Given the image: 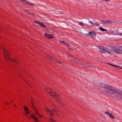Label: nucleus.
<instances>
[{"mask_svg": "<svg viewBox=\"0 0 122 122\" xmlns=\"http://www.w3.org/2000/svg\"><path fill=\"white\" fill-rule=\"evenodd\" d=\"M101 21L104 24H111L113 22L109 20H101Z\"/></svg>", "mask_w": 122, "mask_h": 122, "instance_id": "nucleus-11", "label": "nucleus"}, {"mask_svg": "<svg viewBox=\"0 0 122 122\" xmlns=\"http://www.w3.org/2000/svg\"><path fill=\"white\" fill-rule=\"evenodd\" d=\"M89 23L91 24L92 25H94V24L93 22L92 21H91V20H90L89 21Z\"/></svg>", "mask_w": 122, "mask_h": 122, "instance_id": "nucleus-21", "label": "nucleus"}, {"mask_svg": "<svg viewBox=\"0 0 122 122\" xmlns=\"http://www.w3.org/2000/svg\"><path fill=\"white\" fill-rule=\"evenodd\" d=\"M31 104L32 107L35 112L34 114H30V117L34 119L35 122H39V121L38 118L35 115L37 114L38 116L40 118H42L43 116L39 114L38 110L34 106L32 102H31Z\"/></svg>", "mask_w": 122, "mask_h": 122, "instance_id": "nucleus-2", "label": "nucleus"}, {"mask_svg": "<svg viewBox=\"0 0 122 122\" xmlns=\"http://www.w3.org/2000/svg\"><path fill=\"white\" fill-rule=\"evenodd\" d=\"M113 66H114L115 67H118V66H116V65H113Z\"/></svg>", "mask_w": 122, "mask_h": 122, "instance_id": "nucleus-25", "label": "nucleus"}, {"mask_svg": "<svg viewBox=\"0 0 122 122\" xmlns=\"http://www.w3.org/2000/svg\"><path fill=\"white\" fill-rule=\"evenodd\" d=\"M50 120L51 122H56V121L51 117L50 118Z\"/></svg>", "mask_w": 122, "mask_h": 122, "instance_id": "nucleus-19", "label": "nucleus"}, {"mask_svg": "<svg viewBox=\"0 0 122 122\" xmlns=\"http://www.w3.org/2000/svg\"><path fill=\"white\" fill-rule=\"evenodd\" d=\"M24 109L25 112V113H24V115L28 119H30L31 117L30 116H29L28 115L30 114L28 108L26 106H25L24 107Z\"/></svg>", "mask_w": 122, "mask_h": 122, "instance_id": "nucleus-7", "label": "nucleus"}, {"mask_svg": "<svg viewBox=\"0 0 122 122\" xmlns=\"http://www.w3.org/2000/svg\"><path fill=\"white\" fill-rule=\"evenodd\" d=\"M120 35L122 36V34L121 33L120 34Z\"/></svg>", "mask_w": 122, "mask_h": 122, "instance_id": "nucleus-33", "label": "nucleus"}, {"mask_svg": "<svg viewBox=\"0 0 122 122\" xmlns=\"http://www.w3.org/2000/svg\"><path fill=\"white\" fill-rule=\"evenodd\" d=\"M29 14H31V15H33V14L31 13H28Z\"/></svg>", "mask_w": 122, "mask_h": 122, "instance_id": "nucleus-29", "label": "nucleus"}, {"mask_svg": "<svg viewBox=\"0 0 122 122\" xmlns=\"http://www.w3.org/2000/svg\"><path fill=\"white\" fill-rule=\"evenodd\" d=\"M107 64H108V65H110V64H109V63H107Z\"/></svg>", "mask_w": 122, "mask_h": 122, "instance_id": "nucleus-32", "label": "nucleus"}, {"mask_svg": "<svg viewBox=\"0 0 122 122\" xmlns=\"http://www.w3.org/2000/svg\"><path fill=\"white\" fill-rule=\"evenodd\" d=\"M85 67L90 68V67H91L89 66H88V65H86Z\"/></svg>", "mask_w": 122, "mask_h": 122, "instance_id": "nucleus-22", "label": "nucleus"}, {"mask_svg": "<svg viewBox=\"0 0 122 122\" xmlns=\"http://www.w3.org/2000/svg\"><path fill=\"white\" fill-rule=\"evenodd\" d=\"M81 64V65H82L84 67H85L86 65H84V64L82 63Z\"/></svg>", "mask_w": 122, "mask_h": 122, "instance_id": "nucleus-24", "label": "nucleus"}, {"mask_svg": "<svg viewBox=\"0 0 122 122\" xmlns=\"http://www.w3.org/2000/svg\"><path fill=\"white\" fill-rule=\"evenodd\" d=\"M59 41L62 44H63L64 45H66L67 46H70L69 44L68 43H66L65 41H61L60 40Z\"/></svg>", "mask_w": 122, "mask_h": 122, "instance_id": "nucleus-17", "label": "nucleus"}, {"mask_svg": "<svg viewBox=\"0 0 122 122\" xmlns=\"http://www.w3.org/2000/svg\"><path fill=\"white\" fill-rule=\"evenodd\" d=\"M5 103L6 104H7L8 105H9V103L8 102H5Z\"/></svg>", "mask_w": 122, "mask_h": 122, "instance_id": "nucleus-23", "label": "nucleus"}, {"mask_svg": "<svg viewBox=\"0 0 122 122\" xmlns=\"http://www.w3.org/2000/svg\"><path fill=\"white\" fill-rule=\"evenodd\" d=\"M112 52V51L111 49L106 48L105 50V53H108L109 54H111Z\"/></svg>", "mask_w": 122, "mask_h": 122, "instance_id": "nucleus-16", "label": "nucleus"}, {"mask_svg": "<svg viewBox=\"0 0 122 122\" xmlns=\"http://www.w3.org/2000/svg\"><path fill=\"white\" fill-rule=\"evenodd\" d=\"M118 67H117V68H119L120 69H122V67H120V66H118Z\"/></svg>", "mask_w": 122, "mask_h": 122, "instance_id": "nucleus-27", "label": "nucleus"}, {"mask_svg": "<svg viewBox=\"0 0 122 122\" xmlns=\"http://www.w3.org/2000/svg\"><path fill=\"white\" fill-rule=\"evenodd\" d=\"M78 23L79 25H81L82 27H83L84 26V24L82 22H78Z\"/></svg>", "mask_w": 122, "mask_h": 122, "instance_id": "nucleus-18", "label": "nucleus"}, {"mask_svg": "<svg viewBox=\"0 0 122 122\" xmlns=\"http://www.w3.org/2000/svg\"><path fill=\"white\" fill-rule=\"evenodd\" d=\"M104 0L106 1H108V2L110 1L109 0Z\"/></svg>", "mask_w": 122, "mask_h": 122, "instance_id": "nucleus-28", "label": "nucleus"}, {"mask_svg": "<svg viewBox=\"0 0 122 122\" xmlns=\"http://www.w3.org/2000/svg\"><path fill=\"white\" fill-rule=\"evenodd\" d=\"M105 113L108 116L111 118L112 119H114L115 118L111 114L107 112H105Z\"/></svg>", "mask_w": 122, "mask_h": 122, "instance_id": "nucleus-15", "label": "nucleus"}, {"mask_svg": "<svg viewBox=\"0 0 122 122\" xmlns=\"http://www.w3.org/2000/svg\"><path fill=\"white\" fill-rule=\"evenodd\" d=\"M35 22L36 23L38 24L42 27L44 28H46V25H45L43 24V23L37 21H35Z\"/></svg>", "mask_w": 122, "mask_h": 122, "instance_id": "nucleus-13", "label": "nucleus"}, {"mask_svg": "<svg viewBox=\"0 0 122 122\" xmlns=\"http://www.w3.org/2000/svg\"><path fill=\"white\" fill-rule=\"evenodd\" d=\"M45 35L46 38L49 39H51L54 37L51 34H48L45 33Z\"/></svg>", "mask_w": 122, "mask_h": 122, "instance_id": "nucleus-14", "label": "nucleus"}, {"mask_svg": "<svg viewBox=\"0 0 122 122\" xmlns=\"http://www.w3.org/2000/svg\"><path fill=\"white\" fill-rule=\"evenodd\" d=\"M31 100H32V98H31Z\"/></svg>", "mask_w": 122, "mask_h": 122, "instance_id": "nucleus-35", "label": "nucleus"}, {"mask_svg": "<svg viewBox=\"0 0 122 122\" xmlns=\"http://www.w3.org/2000/svg\"><path fill=\"white\" fill-rule=\"evenodd\" d=\"M100 51V52L102 53H105V50L106 49V48L101 46L99 47Z\"/></svg>", "mask_w": 122, "mask_h": 122, "instance_id": "nucleus-12", "label": "nucleus"}, {"mask_svg": "<svg viewBox=\"0 0 122 122\" xmlns=\"http://www.w3.org/2000/svg\"><path fill=\"white\" fill-rule=\"evenodd\" d=\"M113 64H110V65L111 66H113Z\"/></svg>", "mask_w": 122, "mask_h": 122, "instance_id": "nucleus-30", "label": "nucleus"}, {"mask_svg": "<svg viewBox=\"0 0 122 122\" xmlns=\"http://www.w3.org/2000/svg\"><path fill=\"white\" fill-rule=\"evenodd\" d=\"M99 29L100 30L102 31H107V30L106 29H104L103 28L101 27H99Z\"/></svg>", "mask_w": 122, "mask_h": 122, "instance_id": "nucleus-20", "label": "nucleus"}, {"mask_svg": "<svg viewBox=\"0 0 122 122\" xmlns=\"http://www.w3.org/2000/svg\"><path fill=\"white\" fill-rule=\"evenodd\" d=\"M116 98L122 100V91L116 87Z\"/></svg>", "mask_w": 122, "mask_h": 122, "instance_id": "nucleus-5", "label": "nucleus"}, {"mask_svg": "<svg viewBox=\"0 0 122 122\" xmlns=\"http://www.w3.org/2000/svg\"><path fill=\"white\" fill-rule=\"evenodd\" d=\"M14 106H15V107H17L15 106V105H14Z\"/></svg>", "mask_w": 122, "mask_h": 122, "instance_id": "nucleus-31", "label": "nucleus"}, {"mask_svg": "<svg viewBox=\"0 0 122 122\" xmlns=\"http://www.w3.org/2000/svg\"><path fill=\"white\" fill-rule=\"evenodd\" d=\"M45 110L47 113H49L52 116L54 113H57V111L54 109L50 110L48 108H46Z\"/></svg>", "mask_w": 122, "mask_h": 122, "instance_id": "nucleus-8", "label": "nucleus"}, {"mask_svg": "<svg viewBox=\"0 0 122 122\" xmlns=\"http://www.w3.org/2000/svg\"><path fill=\"white\" fill-rule=\"evenodd\" d=\"M3 50L4 53V55L5 60L7 61H11L16 63L17 65H19V63L15 59L11 58L9 53L7 50L5 48H3Z\"/></svg>", "mask_w": 122, "mask_h": 122, "instance_id": "nucleus-3", "label": "nucleus"}, {"mask_svg": "<svg viewBox=\"0 0 122 122\" xmlns=\"http://www.w3.org/2000/svg\"><path fill=\"white\" fill-rule=\"evenodd\" d=\"M10 102L11 103H12V102L11 101H10Z\"/></svg>", "mask_w": 122, "mask_h": 122, "instance_id": "nucleus-34", "label": "nucleus"}, {"mask_svg": "<svg viewBox=\"0 0 122 122\" xmlns=\"http://www.w3.org/2000/svg\"><path fill=\"white\" fill-rule=\"evenodd\" d=\"M45 91L50 95L55 98L58 102L60 104L61 106L63 107V104L61 101V97L60 95L54 90L51 88L47 87L46 88Z\"/></svg>", "mask_w": 122, "mask_h": 122, "instance_id": "nucleus-1", "label": "nucleus"}, {"mask_svg": "<svg viewBox=\"0 0 122 122\" xmlns=\"http://www.w3.org/2000/svg\"><path fill=\"white\" fill-rule=\"evenodd\" d=\"M95 25L96 26H98L99 25L97 23L95 24Z\"/></svg>", "mask_w": 122, "mask_h": 122, "instance_id": "nucleus-26", "label": "nucleus"}, {"mask_svg": "<svg viewBox=\"0 0 122 122\" xmlns=\"http://www.w3.org/2000/svg\"><path fill=\"white\" fill-rule=\"evenodd\" d=\"M20 1L22 2L23 3H24L26 5L27 4L29 5H30L31 6L34 5V4L32 3H31L30 2H28L26 1L25 0H19Z\"/></svg>", "mask_w": 122, "mask_h": 122, "instance_id": "nucleus-10", "label": "nucleus"}, {"mask_svg": "<svg viewBox=\"0 0 122 122\" xmlns=\"http://www.w3.org/2000/svg\"><path fill=\"white\" fill-rule=\"evenodd\" d=\"M45 56L47 58H50L52 61H53L54 60L55 61H56L57 62L61 64L62 63V62L59 60H56V59H54L53 57L51 56L48 55L46 54Z\"/></svg>", "mask_w": 122, "mask_h": 122, "instance_id": "nucleus-9", "label": "nucleus"}, {"mask_svg": "<svg viewBox=\"0 0 122 122\" xmlns=\"http://www.w3.org/2000/svg\"><path fill=\"white\" fill-rule=\"evenodd\" d=\"M86 36H90L93 39H95L96 38V35L95 32L93 31H91L88 33L86 34Z\"/></svg>", "mask_w": 122, "mask_h": 122, "instance_id": "nucleus-6", "label": "nucleus"}, {"mask_svg": "<svg viewBox=\"0 0 122 122\" xmlns=\"http://www.w3.org/2000/svg\"><path fill=\"white\" fill-rule=\"evenodd\" d=\"M112 50L117 54L121 55L122 54V46H114L111 48Z\"/></svg>", "mask_w": 122, "mask_h": 122, "instance_id": "nucleus-4", "label": "nucleus"}]
</instances>
